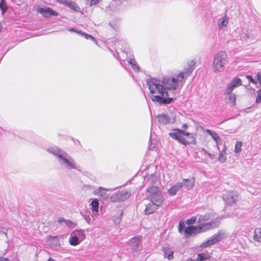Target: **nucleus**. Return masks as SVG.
Wrapping results in <instances>:
<instances>
[{
	"instance_id": "44",
	"label": "nucleus",
	"mask_w": 261,
	"mask_h": 261,
	"mask_svg": "<svg viewBox=\"0 0 261 261\" xmlns=\"http://www.w3.org/2000/svg\"><path fill=\"white\" fill-rule=\"evenodd\" d=\"M257 96L256 98L255 102L257 103L261 102V89L256 91Z\"/></svg>"
},
{
	"instance_id": "11",
	"label": "nucleus",
	"mask_w": 261,
	"mask_h": 261,
	"mask_svg": "<svg viewBox=\"0 0 261 261\" xmlns=\"http://www.w3.org/2000/svg\"><path fill=\"white\" fill-rule=\"evenodd\" d=\"M141 237H134L129 240L128 244L129 249L133 251H136L140 247Z\"/></svg>"
},
{
	"instance_id": "21",
	"label": "nucleus",
	"mask_w": 261,
	"mask_h": 261,
	"mask_svg": "<svg viewBox=\"0 0 261 261\" xmlns=\"http://www.w3.org/2000/svg\"><path fill=\"white\" fill-rule=\"evenodd\" d=\"M71 236H75L81 241L85 238V235L83 230H75L71 232Z\"/></svg>"
},
{
	"instance_id": "17",
	"label": "nucleus",
	"mask_w": 261,
	"mask_h": 261,
	"mask_svg": "<svg viewBox=\"0 0 261 261\" xmlns=\"http://www.w3.org/2000/svg\"><path fill=\"white\" fill-rule=\"evenodd\" d=\"M159 206L155 205L154 203L151 202L148 203L146 206L144 211L145 215H149L155 212L157 210Z\"/></svg>"
},
{
	"instance_id": "58",
	"label": "nucleus",
	"mask_w": 261,
	"mask_h": 261,
	"mask_svg": "<svg viewBox=\"0 0 261 261\" xmlns=\"http://www.w3.org/2000/svg\"><path fill=\"white\" fill-rule=\"evenodd\" d=\"M202 151H203L204 153H205V154H207V153H208V152H207V151L205 149H203H203H202Z\"/></svg>"
},
{
	"instance_id": "22",
	"label": "nucleus",
	"mask_w": 261,
	"mask_h": 261,
	"mask_svg": "<svg viewBox=\"0 0 261 261\" xmlns=\"http://www.w3.org/2000/svg\"><path fill=\"white\" fill-rule=\"evenodd\" d=\"M146 191L149 193L148 195H154L161 192L157 186L149 187L146 189Z\"/></svg>"
},
{
	"instance_id": "38",
	"label": "nucleus",
	"mask_w": 261,
	"mask_h": 261,
	"mask_svg": "<svg viewBox=\"0 0 261 261\" xmlns=\"http://www.w3.org/2000/svg\"><path fill=\"white\" fill-rule=\"evenodd\" d=\"M128 62L132 65V68H133V69L135 71H139L140 67L137 65V63H136L135 60H133V59H130L129 61Z\"/></svg>"
},
{
	"instance_id": "4",
	"label": "nucleus",
	"mask_w": 261,
	"mask_h": 261,
	"mask_svg": "<svg viewBox=\"0 0 261 261\" xmlns=\"http://www.w3.org/2000/svg\"><path fill=\"white\" fill-rule=\"evenodd\" d=\"M224 233L222 230H219L217 233L214 234L208 240L203 242L201 247L206 248L221 241L224 237Z\"/></svg>"
},
{
	"instance_id": "57",
	"label": "nucleus",
	"mask_w": 261,
	"mask_h": 261,
	"mask_svg": "<svg viewBox=\"0 0 261 261\" xmlns=\"http://www.w3.org/2000/svg\"><path fill=\"white\" fill-rule=\"evenodd\" d=\"M1 234L7 235L6 232L5 231H4L3 230H0V234Z\"/></svg>"
},
{
	"instance_id": "45",
	"label": "nucleus",
	"mask_w": 261,
	"mask_h": 261,
	"mask_svg": "<svg viewBox=\"0 0 261 261\" xmlns=\"http://www.w3.org/2000/svg\"><path fill=\"white\" fill-rule=\"evenodd\" d=\"M185 224L182 221H179V224H178V231L180 233H181L183 229H184L185 228Z\"/></svg>"
},
{
	"instance_id": "24",
	"label": "nucleus",
	"mask_w": 261,
	"mask_h": 261,
	"mask_svg": "<svg viewBox=\"0 0 261 261\" xmlns=\"http://www.w3.org/2000/svg\"><path fill=\"white\" fill-rule=\"evenodd\" d=\"M81 214L88 224H91L92 223V221L91 218L93 217V216L91 214L90 211H85L84 213L82 212H81Z\"/></svg>"
},
{
	"instance_id": "8",
	"label": "nucleus",
	"mask_w": 261,
	"mask_h": 261,
	"mask_svg": "<svg viewBox=\"0 0 261 261\" xmlns=\"http://www.w3.org/2000/svg\"><path fill=\"white\" fill-rule=\"evenodd\" d=\"M238 196L236 193L233 191H227L223 195V200L229 205L235 204L237 201Z\"/></svg>"
},
{
	"instance_id": "50",
	"label": "nucleus",
	"mask_w": 261,
	"mask_h": 261,
	"mask_svg": "<svg viewBox=\"0 0 261 261\" xmlns=\"http://www.w3.org/2000/svg\"><path fill=\"white\" fill-rule=\"evenodd\" d=\"M66 221V219H64V218L60 217L58 219V222L59 223H62L63 222H65Z\"/></svg>"
},
{
	"instance_id": "29",
	"label": "nucleus",
	"mask_w": 261,
	"mask_h": 261,
	"mask_svg": "<svg viewBox=\"0 0 261 261\" xmlns=\"http://www.w3.org/2000/svg\"><path fill=\"white\" fill-rule=\"evenodd\" d=\"M226 149V148L225 146L224 145L223 151L220 152V154L219 155L218 160L219 162H220L221 163H224L226 160V152H225Z\"/></svg>"
},
{
	"instance_id": "48",
	"label": "nucleus",
	"mask_w": 261,
	"mask_h": 261,
	"mask_svg": "<svg viewBox=\"0 0 261 261\" xmlns=\"http://www.w3.org/2000/svg\"><path fill=\"white\" fill-rule=\"evenodd\" d=\"M246 77V79H247L248 80V81L250 83L251 82L254 84L257 83V82L255 81L254 79H253L251 75H247Z\"/></svg>"
},
{
	"instance_id": "53",
	"label": "nucleus",
	"mask_w": 261,
	"mask_h": 261,
	"mask_svg": "<svg viewBox=\"0 0 261 261\" xmlns=\"http://www.w3.org/2000/svg\"><path fill=\"white\" fill-rule=\"evenodd\" d=\"M0 261H10V259H9L7 258H5L4 257H0Z\"/></svg>"
},
{
	"instance_id": "23",
	"label": "nucleus",
	"mask_w": 261,
	"mask_h": 261,
	"mask_svg": "<svg viewBox=\"0 0 261 261\" xmlns=\"http://www.w3.org/2000/svg\"><path fill=\"white\" fill-rule=\"evenodd\" d=\"M242 80L240 78L236 77L231 81L228 85L234 89L236 87L242 85Z\"/></svg>"
},
{
	"instance_id": "6",
	"label": "nucleus",
	"mask_w": 261,
	"mask_h": 261,
	"mask_svg": "<svg viewBox=\"0 0 261 261\" xmlns=\"http://www.w3.org/2000/svg\"><path fill=\"white\" fill-rule=\"evenodd\" d=\"M59 161L62 165H64L65 167L68 169H77L75 161L66 152L63 153L62 157L59 159Z\"/></svg>"
},
{
	"instance_id": "25",
	"label": "nucleus",
	"mask_w": 261,
	"mask_h": 261,
	"mask_svg": "<svg viewBox=\"0 0 261 261\" xmlns=\"http://www.w3.org/2000/svg\"><path fill=\"white\" fill-rule=\"evenodd\" d=\"M106 190L103 188L100 187L98 188V194L99 196L104 200L109 198V194L105 192Z\"/></svg>"
},
{
	"instance_id": "15",
	"label": "nucleus",
	"mask_w": 261,
	"mask_h": 261,
	"mask_svg": "<svg viewBox=\"0 0 261 261\" xmlns=\"http://www.w3.org/2000/svg\"><path fill=\"white\" fill-rule=\"evenodd\" d=\"M47 151L49 153L53 154L58 158V160L62 157V155L65 152L63 150L60 149L57 146L51 147L47 149Z\"/></svg>"
},
{
	"instance_id": "49",
	"label": "nucleus",
	"mask_w": 261,
	"mask_h": 261,
	"mask_svg": "<svg viewBox=\"0 0 261 261\" xmlns=\"http://www.w3.org/2000/svg\"><path fill=\"white\" fill-rule=\"evenodd\" d=\"M56 1L61 4H64L65 6H67V5L69 2V0H56Z\"/></svg>"
},
{
	"instance_id": "28",
	"label": "nucleus",
	"mask_w": 261,
	"mask_h": 261,
	"mask_svg": "<svg viewBox=\"0 0 261 261\" xmlns=\"http://www.w3.org/2000/svg\"><path fill=\"white\" fill-rule=\"evenodd\" d=\"M69 8L72 9L75 12H80V8L78 6L77 4H76L75 3L72 2L71 1H69L67 6Z\"/></svg>"
},
{
	"instance_id": "52",
	"label": "nucleus",
	"mask_w": 261,
	"mask_h": 261,
	"mask_svg": "<svg viewBox=\"0 0 261 261\" xmlns=\"http://www.w3.org/2000/svg\"><path fill=\"white\" fill-rule=\"evenodd\" d=\"M257 80L259 83L260 86L261 87V72H258L257 74Z\"/></svg>"
},
{
	"instance_id": "54",
	"label": "nucleus",
	"mask_w": 261,
	"mask_h": 261,
	"mask_svg": "<svg viewBox=\"0 0 261 261\" xmlns=\"http://www.w3.org/2000/svg\"><path fill=\"white\" fill-rule=\"evenodd\" d=\"M188 124L185 123L182 125V128H183L182 129L185 130L186 129H187L188 128Z\"/></svg>"
},
{
	"instance_id": "3",
	"label": "nucleus",
	"mask_w": 261,
	"mask_h": 261,
	"mask_svg": "<svg viewBox=\"0 0 261 261\" xmlns=\"http://www.w3.org/2000/svg\"><path fill=\"white\" fill-rule=\"evenodd\" d=\"M169 136L172 138L178 141V143L183 144L185 146H187L188 145L190 144L195 145L196 141L195 138L193 136H191L190 137H187V138L184 137L179 135L177 133H169L168 134Z\"/></svg>"
},
{
	"instance_id": "33",
	"label": "nucleus",
	"mask_w": 261,
	"mask_h": 261,
	"mask_svg": "<svg viewBox=\"0 0 261 261\" xmlns=\"http://www.w3.org/2000/svg\"><path fill=\"white\" fill-rule=\"evenodd\" d=\"M0 9L2 11V15H4L8 9V6L6 5V2L5 0H1V1H0Z\"/></svg>"
},
{
	"instance_id": "9",
	"label": "nucleus",
	"mask_w": 261,
	"mask_h": 261,
	"mask_svg": "<svg viewBox=\"0 0 261 261\" xmlns=\"http://www.w3.org/2000/svg\"><path fill=\"white\" fill-rule=\"evenodd\" d=\"M218 223L216 221L207 222V223H199L197 226L198 233L204 232L211 229L217 227Z\"/></svg>"
},
{
	"instance_id": "39",
	"label": "nucleus",
	"mask_w": 261,
	"mask_h": 261,
	"mask_svg": "<svg viewBox=\"0 0 261 261\" xmlns=\"http://www.w3.org/2000/svg\"><path fill=\"white\" fill-rule=\"evenodd\" d=\"M164 256L169 260L172 259L173 258V252L170 250H165L164 252Z\"/></svg>"
},
{
	"instance_id": "14",
	"label": "nucleus",
	"mask_w": 261,
	"mask_h": 261,
	"mask_svg": "<svg viewBox=\"0 0 261 261\" xmlns=\"http://www.w3.org/2000/svg\"><path fill=\"white\" fill-rule=\"evenodd\" d=\"M38 11L45 17H49L51 16H57L58 15L56 11L52 10L50 8H40Z\"/></svg>"
},
{
	"instance_id": "12",
	"label": "nucleus",
	"mask_w": 261,
	"mask_h": 261,
	"mask_svg": "<svg viewBox=\"0 0 261 261\" xmlns=\"http://www.w3.org/2000/svg\"><path fill=\"white\" fill-rule=\"evenodd\" d=\"M159 123L161 125H167L170 123H174V121L172 120L171 117L166 114H162L156 116Z\"/></svg>"
},
{
	"instance_id": "37",
	"label": "nucleus",
	"mask_w": 261,
	"mask_h": 261,
	"mask_svg": "<svg viewBox=\"0 0 261 261\" xmlns=\"http://www.w3.org/2000/svg\"><path fill=\"white\" fill-rule=\"evenodd\" d=\"M80 34H81L82 36H84L86 39H90L93 41L96 42L95 39L94 37L91 36V35L86 34V33L82 32V31L79 30V32H78Z\"/></svg>"
},
{
	"instance_id": "1",
	"label": "nucleus",
	"mask_w": 261,
	"mask_h": 261,
	"mask_svg": "<svg viewBox=\"0 0 261 261\" xmlns=\"http://www.w3.org/2000/svg\"><path fill=\"white\" fill-rule=\"evenodd\" d=\"M147 85L149 87L151 95L150 98L153 101L156 102L160 105H167L171 103L176 98L169 97V93L166 91L168 90H175L178 86V80L172 77H164L162 83L165 87L160 83V81L150 78L146 81Z\"/></svg>"
},
{
	"instance_id": "32",
	"label": "nucleus",
	"mask_w": 261,
	"mask_h": 261,
	"mask_svg": "<svg viewBox=\"0 0 261 261\" xmlns=\"http://www.w3.org/2000/svg\"><path fill=\"white\" fill-rule=\"evenodd\" d=\"M172 130L173 131L176 132V133H178L179 135L182 136H186L188 137H190L191 136H193V135L192 134H191L188 132H186L183 129H180L179 128H175V129H173Z\"/></svg>"
},
{
	"instance_id": "20",
	"label": "nucleus",
	"mask_w": 261,
	"mask_h": 261,
	"mask_svg": "<svg viewBox=\"0 0 261 261\" xmlns=\"http://www.w3.org/2000/svg\"><path fill=\"white\" fill-rule=\"evenodd\" d=\"M205 132L211 136L216 142L217 145L218 146L219 143L221 141V139L218 135L215 132L210 129H206Z\"/></svg>"
},
{
	"instance_id": "51",
	"label": "nucleus",
	"mask_w": 261,
	"mask_h": 261,
	"mask_svg": "<svg viewBox=\"0 0 261 261\" xmlns=\"http://www.w3.org/2000/svg\"><path fill=\"white\" fill-rule=\"evenodd\" d=\"M65 223L66 224V225L69 227H70L72 224V222L70 220H66V221Z\"/></svg>"
},
{
	"instance_id": "55",
	"label": "nucleus",
	"mask_w": 261,
	"mask_h": 261,
	"mask_svg": "<svg viewBox=\"0 0 261 261\" xmlns=\"http://www.w3.org/2000/svg\"><path fill=\"white\" fill-rule=\"evenodd\" d=\"M69 31L70 32H76L77 33H79L78 32H79V31H76V30L74 28H71V29H69Z\"/></svg>"
},
{
	"instance_id": "16",
	"label": "nucleus",
	"mask_w": 261,
	"mask_h": 261,
	"mask_svg": "<svg viewBox=\"0 0 261 261\" xmlns=\"http://www.w3.org/2000/svg\"><path fill=\"white\" fill-rule=\"evenodd\" d=\"M183 187L182 182H177L173 186L171 187L168 190V193L171 196L176 195V193Z\"/></svg>"
},
{
	"instance_id": "35",
	"label": "nucleus",
	"mask_w": 261,
	"mask_h": 261,
	"mask_svg": "<svg viewBox=\"0 0 261 261\" xmlns=\"http://www.w3.org/2000/svg\"><path fill=\"white\" fill-rule=\"evenodd\" d=\"M49 241H51L53 244L54 246H60V242L58 239V236L49 237Z\"/></svg>"
},
{
	"instance_id": "34",
	"label": "nucleus",
	"mask_w": 261,
	"mask_h": 261,
	"mask_svg": "<svg viewBox=\"0 0 261 261\" xmlns=\"http://www.w3.org/2000/svg\"><path fill=\"white\" fill-rule=\"evenodd\" d=\"M228 20L226 18L223 17L220 18L218 21V26L220 29H222L223 27H226L228 23Z\"/></svg>"
},
{
	"instance_id": "18",
	"label": "nucleus",
	"mask_w": 261,
	"mask_h": 261,
	"mask_svg": "<svg viewBox=\"0 0 261 261\" xmlns=\"http://www.w3.org/2000/svg\"><path fill=\"white\" fill-rule=\"evenodd\" d=\"M184 182L182 183L183 186L187 188V190H190L193 188L194 186L195 178L192 177L190 178L184 179Z\"/></svg>"
},
{
	"instance_id": "26",
	"label": "nucleus",
	"mask_w": 261,
	"mask_h": 261,
	"mask_svg": "<svg viewBox=\"0 0 261 261\" xmlns=\"http://www.w3.org/2000/svg\"><path fill=\"white\" fill-rule=\"evenodd\" d=\"M253 238L255 241L261 242V228H257L254 230Z\"/></svg>"
},
{
	"instance_id": "31",
	"label": "nucleus",
	"mask_w": 261,
	"mask_h": 261,
	"mask_svg": "<svg viewBox=\"0 0 261 261\" xmlns=\"http://www.w3.org/2000/svg\"><path fill=\"white\" fill-rule=\"evenodd\" d=\"M250 38V35L248 33L242 32L240 34L239 40L242 42H246L247 40Z\"/></svg>"
},
{
	"instance_id": "19",
	"label": "nucleus",
	"mask_w": 261,
	"mask_h": 261,
	"mask_svg": "<svg viewBox=\"0 0 261 261\" xmlns=\"http://www.w3.org/2000/svg\"><path fill=\"white\" fill-rule=\"evenodd\" d=\"M197 233H198V231L197 226H188L185 229V234L187 236H191L193 233L195 234Z\"/></svg>"
},
{
	"instance_id": "43",
	"label": "nucleus",
	"mask_w": 261,
	"mask_h": 261,
	"mask_svg": "<svg viewBox=\"0 0 261 261\" xmlns=\"http://www.w3.org/2000/svg\"><path fill=\"white\" fill-rule=\"evenodd\" d=\"M123 212L122 211H120V212L119 213V215L114 219V222L115 224H119L121 220V217L122 216Z\"/></svg>"
},
{
	"instance_id": "41",
	"label": "nucleus",
	"mask_w": 261,
	"mask_h": 261,
	"mask_svg": "<svg viewBox=\"0 0 261 261\" xmlns=\"http://www.w3.org/2000/svg\"><path fill=\"white\" fill-rule=\"evenodd\" d=\"M100 0H86V3L89 6L98 4Z\"/></svg>"
},
{
	"instance_id": "40",
	"label": "nucleus",
	"mask_w": 261,
	"mask_h": 261,
	"mask_svg": "<svg viewBox=\"0 0 261 261\" xmlns=\"http://www.w3.org/2000/svg\"><path fill=\"white\" fill-rule=\"evenodd\" d=\"M242 143L241 142L237 141L235 145L234 151L236 153H239L241 151Z\"/></svg>"
},
{
	"instance_id": "13",
	"label": "nucleus",
	"mask_w": 261,
	"mask_h": 261,
	"mask_svg": "<svg viewBox=\"0 0 261 261\" xmlns=\"http://www.w3.org/2000/svg\"><path fill=\"white\" fill-rule=\"evenodd\" d=\"M216 217L212 213L206 214L204 215H200L199 217L198 223H207V222L215 221Z\"/></svg>"
},
{
	"instance_id": "36",
	"label": "nucleus",
	"mask_w": 261,
	"mask_h": 261,
	"mask_svg": "<svg viewBox=\"0 0 261 261\" xmlns=\"http://www.w3.org/2000/svg\"><path fill=\"white\" fill-rule=\"evenodd\" d=\"M209 257L208 254L204 253H199L197 255V259L198 261H203L207 259Z\"/></svg>"
},
{
	"instance_id": "10",
	"label": "nucleus",
	"mask_w": 261,
	"mask_h": 261,
	"mask_svg": "<svg viewBox=\"0 0 261 261\" xmlns=\"http://www.w3.org/2000/svg\"><path fill=\"white\" fill-rule=\"evenodd\" d=\"M147 198L149 199L151 202L159 206H160L162 204L164 200L162 192L154 195H148Z\"/></svg>"
},
{
	"instance_id": "7",
	"label": "nucleus",
	"mask_w": 261,
	"mask_h": 261,
	"mask_svg": "<svg viewBox=\"0 0 261 261\" xmlns=\"http://www.w3.org/2000/svg\"><path fill=\"white\" fill-rule=\"evenodd\" d=\"M195 64L196 62L194 60L188 62L187 65L188 67L187 69H185L184 71L180 72L179 74L177 75V77L178 79L181 78V79H187L191 74L192 71L195 68Z\"/></svg>"
},
{
	"instance_id": "27",
	"label": "nucleus",
	"mask_w": 261,
	"mask_h": 261,
	"mask_svg": "<svg viewBox=\"0 0 261 261\" xmlns=\"http://www.w3.org/2000/svg\"><path fill=\"white\" fill-rule=\"evenodd\" d=\"M91 205L93 214H96L98 211L99 202L98 200L97 199H93L91 203Z\"/></svg>"
},
{
	"instance_id": "42",
	"label": "nucleus",
	"mask_w": 261,
	"mask_h": 261,
	"mask_svg": "<svg viewBox=\"0 0 261 261\" xmlns=\"http://www.w3.org/2000/svg\"><path fill=\"white\" fill-rule=\"evenodd\" d=\"M236 95L234 94H232L229 96V102H231L232 105V106H235L236 105Z\"/></svg>"
},
{
	"instance_id": "47",
	"label": "nucleus",
	"mask_w": 261,
	"mask_h": 261,
	"mask_svg": "<svg viewBox=\"0 0 261 261\" xmlns=\"http://www.w3.org/2000/svg\"><path fill=\"white\" fill-rule=\"evenodd\" d=\"M196 221V218L194 217H193L191 219H188L187 220V224L189 225L191 224L194 223Z\"/></svg>"
},
{
	"instance_id": "46",
	"label": "nucleus",
	"mask_w": 261,
	"mask_h": 261,
	"mask_svg": "<svg viewBox=\"0 0 261 261\" xmlns=\"http://www.w3.org/2000/svg\"><path fill=\"white\" fill-rule=\"evenodd\" d=\"M233 90V89L231 88L229 85H228L227 88L226 89L225 91V94L230 95L231 94H232L231 93Z\"/></svg>"
},
{
	"instance_id": "59",
	"label": "nucleus",
	"mask_w": 261,
	"mask_h": 261,
	"mask_svg": "<svg viewBox=\"0 0 261 261\" xmlns=\"http://www.w3.org/2000/svg\"><path fill=\"white\" fill-rule=\"evenodd\" d=\"M187 261H198V260H196V259H189L187 260Z\"/></svg>"
},
{
	"instance_id": "30",
	"label": "nucleus",
	"mask_w": 261,
	"mask_h": 261,
	"mask_svg": "<svg viewBox=\"0 0 261 261\" xmlns=\"http://www.w3.org/2000/svg\"><path fill=\"white\" fill-rule=\"evenodd\" d=\"M80 241L75 236H71L69 239V243L72 246H76L80 244Z\"/></svg>"
},
{
	"instance_id": "56",
	"label": "nucleus",
	"mask_w": 261,
	"mask_h": 261,
	"mask_svg": "<svg viewBox=\"0 0 261 261\" xmlns=\"http://www.w3.org/2000/svg\"><path fill=\"white\" fill-rule=\"evenodd\" d=\"M207 154L208 155V156L211 158V159H213V157L214 156V155L213 154H212L211 153H207Z\"/></svg>"
},
{
	"instance_id": "5",
	"label": "nucleus",
	"mask_w": 261,
	"mask_h": 261,
	"mask_svg": "<svg viewBox=\"0 0 261 261\" xmlns=\"http://www.w3.org/2000/svg\"><path fill=\"white\" fill-rule=\"evenodd\" d=\"M131 193L128 191L122 190L119 191L116 193L113 194L110 198L112 202H115L118 201H124L128 199L130 196Z\"/></svg>"
},
{
	"instance_id": "2",
	"label": "nucleus",
	"mask_w": 261,
	"mask_h": 261,
	"mask_svg": "<svg viewBox=\"0 0 261 261\" xmlns=\"http://www.w3.org/2000/svg\"><path fill=\"white\" fill-rule=\"evenodd\" d=\"M227 59V54L223 51L218 52L214 56L213 68L215 71L221 72L224 70Z\"/></svg>"
}]
</instances>
